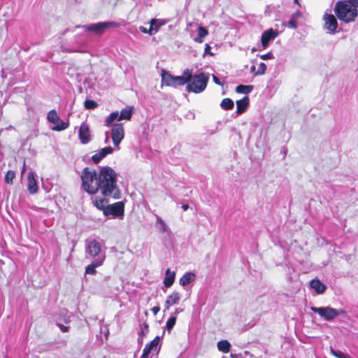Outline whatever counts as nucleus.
Returning a JSON list of instances; mask_svg holds the SVG:
<instances>
[{"mask_svg": "<svg viewBox=\"0 0 358 358\" xmlns=\"http://www.w3.org/2000/svg\"><path fill=\"white\" fill-rule=\"evenodd\" d=\"M176 322V316H173L169 318L166 323V328L169 332H170Z\"/></svg>", "mask_w": 358, "mask_h": 358, "instance_id": "obj_35", "label": "nucleus"}, {"mask_svg": "<svg viewBox=\"0 0 358 358\" xmlns=\"http://www.w3.org/2000/svg\"><path fill=\"white\" fill-rule=\"evenodd\" d=\"M213 80L215 83H216L218 85H222L223 83L220 80V79L215 76V75H213Z\"/></svg>", "mask_w": 358, "mask_h": 358, "instance_id": "obj_45", "label": "nucleus"}, {"mask_svg": "<svg viewBox=\"0 0 358 358\" xmlns=\"http://www.w3.org/2000/svg\"><path fill=\"white\" fill-rule=\"evenodd\" d=\"M118 26L119 24L115 22H102L83 26V28L85 31H92L96 34L101 35L103 34L106 29Z\"/></svg>", "mask_w": 358, "mask_h": 358, "instance_id": "obj_7", "label": "nucleus"}, {"mask_svg": "<svg viewBox=\"0 0 358 358\" xmlns=\"http://www.w3.org/2000/svg\"><path fill=\"white\" fill-rule=\"evenodd\" d=\"M310 308L313 313L318 314L326 321H332L343 313V310H337L330 306L320 308L311 306Z\"/></svg>", "mask_w": 358, "mask_h": 358, "instance_id": "obj_5", "label": "nucleus"}, {"mask_svg": "<svg viewBox=\"0 0 358 358\" xmlns=\"http://www.w3.org/2000/svg\"><path fill=\"white\" fill-rule=\"evenodd\" d=\"M167 23V21L164 19H156L153 18L150 21V25L151 27V31L150 35L155 34L160 29L161 27L164 26Z\"/></svg>", "mask_w": 358, "mask_h": 358, "instance_id": "obj_18", "label": "nucleus"}, {"mask_svg": "<svg viewBox=\"0 0 358 358\" xmlns=\"http://www.w3.org/2000/svg\"><path fill=\"white\" fill-rule=\"evenodd\" d=\"M211 47L209 44L206 43L205 45L204 55H213V53L210 52Z\"/></svg>", "mask_w": 358, "mask_h": 358, "instance_id": "obj_42", "label": "nucleus"}, {"mask_svg": "<svg viewBox=\"0 0 358 358\" xmlns=\"http://www.w3.org/2000/svg\"><path fill=\"white\" fill-rule=\"evenodd\" d=\"M81 179L83 189L89 194H95L99 189V173L96 171L85 168L82 171Z\"/></svg>", "mask_w": 358, "mask_h": 358, "instance_id": "obj_3", "label": "nucleus"}, {"mask_svg": "<svg viewBox=\"0 0 358 358\" xmlns=\"http://www.w3.org/2000/svg\"><path fill=\"white\" fill-rule=\"evenodd\" d=\"M71 316H68L66 318H65L64 321L66 323H69L71 321Z\"/></svg>", "mask_w": 358, "mask_h": 358, "instance_id": "obj_51", "label": "nucleus"}, {"mask_svg": "<svg viewBox=\"0 0 358 358\" xmlns=\"http://www.w3.org/2000/svg\"><path fill=\"white\" fill-rule=\"evenodd\" d=\"M143 328L142 329V334H145L146 332H148V324L147 323H143Z\"/></svg>", "mask_w": 358, "mask_h": 358, "instance_id": "obj_47", "label": "nucleus"}, {"mask_svg": "<svg viewBox=\"0 0 358 358\" xmlns=\"http://www.w3.org/2000/svg\"><path fill=\"white\" fill-rule=\"evenodd\" d=\"M310 285L319 294H323L326 290V286L319 280H312Z\"/></svg>", "mask_w": 358, "mask_h": 358, "instance_id": "obj_21", "label": "nucleus"}, {"mask_svg": "<svg viewBox=\"0 0 358 358\" xmlns=\"http://www.w3.org/2000/svg\"><path fill=\"white\" fill-rule=\"evenodd\" d=\"M119 118V113L117 111L111 113L109 116H108L105 120V125L108 127L115 121H118Z\"/></svg>", "mask_w": 358, "mask_h": 358, "instance_id": "obj_32", "label": "nucleus"}, {"mask_svg": "<svg viewBox=\"0 0 358 358\" xmlns=\"http://www.w3.org/2000/svg\"><path fill=\"white\" fill-rule=\"evenodd\" d=\"M57 326L59 327L60 330L62 332H68L69 327L68 326L63 325L62 324L57 323Z\"/></svg>", "mask_w": 358, "mask_h": 358, "instance_id": "obj_41", "label": "nucleus"}, {"mask_svg": "<svg viewBox=\"0 0 358 358\" xmlns=\"http://www.w3.org/2000/svg\"><path fill=\"white\" fill-rule=\"evenodd\" d=\"M180 300V295L178 292H173L169 294L165 301V309L169 310L171 306L178 304Z\"/></svg>", "mask_w": 358, "mask_h": 358, "instance_id": "obj_19", "label": "nucleus"}, {"mask_svg": "<svg viewBox=\"0 0 358 358\" xmlns=\"http://www.w3.org/2000/svg\"><path fill=\"white\" fill-rule=\"evenodd\" d=\"M345 1H348L350 4L352 5L357 8H358V0H345Z\"/></svg>", "mask_w": 358, "mask_h": 358, "instance_id": "obj_44", "label": "nucleus"}, {"mask_svg": "<svg viewBox=\"0 0 358 358\" xmlns=\"http://www.w3.org/2000/svg\"><path fill=\"white\" fill-rule=\"evenodd\" d=\"M196 278L194 273L192 272L185 273L180 279V284L182 286H186L189 285L192 281H194Z\"/></svg>", "mask_w": 358, "mask_h": 358, "instance_id": "obj_27", "label": "nucleus"}, {"mask_svg": "<svg viewBox=\"0 0 358 358\" xmlns=\"http://www.w3.org/2000/svg\"><path fill=\"white\" fill-rule=\"evenodd\" d=\"M299 0H294V2L298 3Z\"/></svg>", "mask_w": 358, "mask_h": 358, "instance_id": "obj_55", "label": "nucleus"}, {"mask_svg": "<svg viewBox=\"0 0 358 358\" xmlns=\"http://www.w3.org/2000/svg\"><path fill=\"white\" fill-rule=\"evenodd\" d=\"M159 340V337L156 336L152 341L146 344L141 358H148L152 352H157Z\"/></svg>", "mask_w": 358, "mask_h": 358, "instance_id": "obj_13", "label": "nucleus"}, {"mask_svg": "<svg viewBox=\"0 0 358 358\" xmlns=\"http://www.w3.org/2000/svg\"><path fill=\"white\" fill-rule=\"evenodd\" d=\"M331 352L337 358H345L348 355L341 351H335L334 350H331Z\"/></svg>", "mask_w": 358, "mask_h": 358, "instance_id": "obj_40", "label": "nucleus"}, {"mask_svg": "<svg viewBox=\"0 0 358 358\" xmlns=\"http://www.w3.org/2000/svg\"><path fill=\"white\" fill-rule=\"evenodd\" d=\"M25 171V163H24V166L22 167V174H23Z\"/></svg>", "mask_w": 358, "mask_h": 358, "instance_id": "obj_53", "label": "nucleus"}, {"mask_svg": "<svg viewBox=\"0 0 358 358\" xmlns=\"http://www.w3.org/2000/svg\"><path fill=\"white\" fill-rule=\"evenodd\" d=\"M155 226L160 233H169L170 230L165 222L158 215H156Z\"/></svg>", "mask_w": 358, "mask_h": 358, "instance_id": "obj_24", "label": "nucleus"}, {"mask_svg": "<svg viewBox=\"0 0 358 358\" xmlns=\"http://www.w3.org/2000/svg\"><path fill=\"white\" fill-rule=\"evenodd\" d=\"M231 344L227 340H222L217 343V348L220 352L228 353L230 350Z\"/></svg>", "mask_w": 358, "mask_h": 358, "instance_id": "obj_29", "label": "nucleus"}, {"mask_svg": "<svg viewBox=\"0 0 358 358\" xmlns=\"http://www.w3.org/2000/svg\"><path fill=\"white\" fill-rule=\"evenodd\" d=\"M15 177V172L13 171H8L5 176V182L8 184H13V180Z\"/></svg>", "mask_w": 358, "mask_h": 358, "instance_id": "obj_36", "label": "nucleus"}, {"mask_svg": "<svg viewBox=\"0 0 358 358\" xmlns=\"http://www.w3.org/2000/svg\"><path fill=\"white\" fill-rule=\"evenodd\" d=\"M299 12H296L292 15L291 18L289 19V20L287 22L288 27H289L292 29H296L297 27L296 17L299 16Z\"/></svg>", "mask_w": 358, "mask_h": 358, "instance_id": "obj_34", "label": "nucleus"}, {"mask_svg": "<svg viewBox=\"0 0 358 358\" xmlns=\"http://www.w3.org/2000/svg\"><path fill=\"white\" fill-rule=\"evenodd\" d=\"M191 76V70L187 69L184 71L182 76H173V87H177L178 86L184 85L188 81V78Z\"/></svg>", "mask_w": 358, "mask_h": 358, "instance_id": "obj_16", "label": "nucleus"}, {"mask_svg": "<svg viewBox=\"0 0 358 358\" xmlns=\"http://www.w3.org/2000/svg\"><path fill=\"white\" fill-rule=\"evenodd\" d=\"M124 137V130L122 124H114L111 129V138L115 150L120 149V143Z\"/></svg>", "mask_w": 358, "mask_h": 358, "instance_id": "obj_8", "label": "nucleus"}, {"mask_svg": "<svg viewBox=\"0 0 358 358\" xmlns=\"http://www.w3.org/2000/svg\"><path fill=\"white\" fill-rule=\"evenodd\" d=\"M194 25L197 27V24H194V22H189V23H187V27H192V26H194Z\"/></svg>", "mask_w": 358, "mask_h": 358, "instance_id": "obj_52", "label": "nucleus"}, {"mask_svg": "<svg viewBox=\"0 0 358 358\" xmlns=\"http://www.w3.org/2000/svg\"><path fill=\"white\" fill-rule=\"evenodd\" d=\"M198 36L194 38L196 43H201L203 42V38L208 35V31L203 27L197 26Z\"/></svg>", "mask_w": 358, "mask_h": 358, "instance_id": "obj_26", "label": "nucleus"}, {"mask_svg": "<svg viewBox=\"0 0 358 358\" xmlns=\"http://www.w3.org/2000/svg\"><path fill=\"white\" fill-rule=\"evenodd\" d=\"M259 57L262 59H264V60H266V59H273L274 57H273V55L271 52H269L266 54H264V55H259Z\"/></svg>", "mask_w": 358, "mask_h": 358, "instance_id": "obj_39", "label": "nucleus"}, {"mask_svg": "<svg viewBox=\"0 0 358 358\" xmlns=\"http://www.w3.org/2000/svg\"><path fill=\"white\" fill-rule=\"evenodd\" d=\"M249 104V98L248 96H245L241 100H238L236 101V113L238 114L243 113L247 109V107Z\"/></svg>", "mask_w": 358, "mask_h": 358, "instance_id": "obj_22", "label": "nucleus"}, {"mask_svg": "<svg viewBox=\"0 0 358 358\" xmlns=\"http://www.w3.org/2000/svg\"><path fill=\"white\" fill-rule=\"evenodd\" d=\"M253 90L252 85H239L236 88V92L240 94H248L252 92Z\"/></svg>", "mask_w": 358, "mask_h": 358, "instance_id": "obj_31", "label": "nucleus"}, {"mask_svg": "<svg viewBox=\"0 0 358 358\" xmlns=\"http://www.w3.org/2000/svg\"><path fill=\"white\" fill-rule=\"evenodd\" d=\"M99 189L105 196L113 199L120 198V191L117 185V174L109 166H102L99 171Z\"/></svg>", "mask_w": 358, "mask_h": 358, "instance_id": "obj_1", "label": "nucleus"}, {"mask_svg": "<svg viewBox=\"0 0 358 358\" xmlns=\"http://www.w3.org/2000/svg\"><path fill=\"white\" fill-rule=\"evenodd\" d=\"M208 80L209 77L205 73H200L194 76L191 74L187 83L186 90L188 92L201 93L206 88Z\"/></svg>", "mask_w": 358, "mask_h": 358, "instance_id": "obj_4", "label": "nucleus"}, {"mask_svg": "<svg viewBox=\"0 0 358 358\" xmlns=\"http://www.w3.org/2000/svg\"><path fill=\"white\" fill-rule=\"evenodd\" d=\"M105 135H106V138H105L104 143L106 144H107L109 143V139H110L109 131H106Z\"/></svg>", "mask_w": 358, "mask_h": 358, "instance_id": "obj_49", "label": "nucleus"}, {"mask_svg": "<svg viewBox=\"0 0 358 358\" xmlns=\"http://www.w3.org/2000/svg\"><path fill=\"white\" fill-rule=\"evenodd\" d=\"M105 259V257H99L98 259H96L94 261L92 262V263L90 265H88L85 268V273L86 274H90V275H94L96 273V268L100 266L103 263V261Z\"/></svg>", "mask_w": 358, "mask_h": 358, "instance_id": "obj_17", "label": "nucleus"}, {"mask_svg": "<svg viewBox=\"0 0 358 358\" xmlns=\"http://www.w3.org/2000/svg\"><path fill=\"white\" fill-rule=\"evenodd\" d=\"M79 138L83 144L88 143L90 141V131L88 124L86 122H83L80 127Z\"/></svg>", "mask_w": 358, "mask_h": 358, "instance_id": "obj_14", "label": "nucleus"}, {"mask_svg": "<svg viewBox=\"0 0 358 358\" xmlns=\"http://www.w3.org/2000/svg\"><path fill=\"white\" fill-rule=\"evenodd\" d=\"M101 250V243L96 240H91L87 242L85 252L86 257H95L98 256Z\"/></svg>", "mask_w": 358, "mask_h": 358, "instance_id": "obj_10", "label": "nucleus"}, {"mask_svg": "<svg viewBox=\"0 0 358 358\" xmlns=\"http://www.w3.org/2000/svg\"><path fill=\"white\" fill-rule=\"evenodd\" d=\"M250 73H252L254 76H257L258 75V74H257L256 67H255V65H252L250 67Z\"/></svg>", "mask_w": 358, "mask_h": 358, "instance_id": "obj_48", "label": "nucleus"}, {"mask_svg": "<svg viewBox=\"0 0 358 358\" xmlns=\"http://www.w3.org/2000/svg\"><path fill=\"white\" fill-rule=\"evenodd\" d=\"M85 107L87 108V109H94L96 107H97L98 104L96 101H93V100H90V99H87L85 101Z\"/></svg>", "mask_w": 358, "mask_h": 358, "instance_id": "obj_37", "label": "nucleus"}, {"mask_svg": "<svg viewBox=\"0 0 358 358\" xmlns=\"http://www.w3.org/2000/svg\"><path fill=\"white\" fill-rule=\"evenodd\" d=\"M278 36V31L273 29H269L264 31L261 37V43L264 49L266 48L268 43L273 41Z\"/></svg>", "mask_w": 358, "mask_h": 358, "instance_id": "obj_12", "label": "nucleus"}, {"mask_svg": "<svg viewBox=\"0 0 358 358\" xmlns=\"http://www.w3.org/2000/svg\"><path fill=\"white\" fill-rule=\"evenodd\" d=\"M220 106L224 110H231L234 108V103L231 99L225 98L222 101Z\"/></svg>", "mask_w": 358, "mask_h": 358, "instance_id": "obj_33", "label": "nucleus"}, {"mask_svg": "<svg viewBox=\"0 0 358 358\" xmlns=\"http://www.w3.org/2000/svg\"><path fill=\"white\" fill-rule=\"evenodd\" d=\"M180 312V310L179 309L176 308V310H175V314L177 315Z\"/></svg>", "mask_w": 358, "mask_h": 358, "instance_id": "obj_54", "label": "nucleus"}, {"mask_svg": "<svg viewBox=\"0 0 358 358\" xmlns=\"http://www.w3.org/2000/svg\"><path fill=\"white\" fill-rule=\"evenodd\" d=\"M28 185L27 188L31 194H35L38 191V185L35 178V174L33 172H30L28 174Z\"/></svg>", "mask_w": 358, "mask_h": 358, "instance_id": "obj_20", "label": "nucleus"}, {"mask_svg": "<svg viewBox=\"0 0 358 358\" xmlns=\"http://www.w3.org/2000/svg\"><path fill=\"white\" fill-rule=\"evenodd\" d=\"M266 70V66L264 62H261L259 65L258 69L257 71V74L263 75L265 73Z\"/></svg>", "mask_w": 358, "mask_h": 358, "instance_id": "obj_38", "label": "nucleus"}, {"mask_svg": "<svg viewBox=\"0 0 358 358\" xmlns=\"http://www.w3.org/2000/svg\"><path fill=\"white\" fill-rule=\"evenodd\" d=\"M334 13L341 21L345 23L355 22L358 16L357 8L345 1L336 2Z\"/></svg>", "mask_w": 358, "mask_h": 358, "instance_id": "obj_2", "label": "nucleus"}, {"mask_svg": "<svg viewBox=\"0 0 358 358\" xmlns=\"http://www.w3.org/2000/svg\"><path fill=\"white\" fill-rule=\"evenodd\" d=\"M133 113L132 107H126L123 108L119 114L118 121L122 120H130Z\"/></svg>", "mask_w": 358, "mask_h": 358, "instance_id": "obj_28", "label": "nucleus"}, {"mask_svg": "<svg viewBox=\"0 0 358 358\" xmlns=\"http://www.w3.org/2000/svg\"><path fill=\"white\" fill-rule=\"evenodd\" d=\"M181 208L184 211H186L189 208V205L182 204Z\"/></svg>", "mask_w": 358, "mask_h": 358, "instance_id": "obj_50", "label": "nucleus"}, {"mask_svg": "<svg viewBox=\"0 0 358 358\" xmlns=\"http://www.w3.org/2000/svg\"><path fill=\"white\" fill-rule=\"evenodd\" d=\"M176 273L174 271H171L169 268L166 271V277L164 280V286L170 287L174 282Z\"/></svg>", "mask_w": 358, "mask_h": 358, "instance_id": "obj_25", "label": "nucleus"}, {"mask_svg": "<svg viewBox=\"0 0 358 358\" xmlns=\"http://www.w3.org/2000/svg\"><path fill=\"white\" fill-rule=\"evenodd\" d=\"M139 30L142 32V33H144V34H150V31H151V27L150 26V29H148L147 28L144 27H139Z\"/></svg>", "mask_w": 358, "mask_h": 358, "instance_id": "obj_43", "label": "nucleus"}, {"mask_svg": "<svg viewBox=\"0 0 358 358\" xmlns=\"http://www.w3.org/2000/svg\"><path fill=\"white\" fill-rule=\"evenodd\" d=\"M345 358H348V355H347Z\"/></svg>", "mask_w": 358, "mask_h": 358, "instance_id": "obj_56", "label": "nucleus"}, {"mask_svg": "<svg viewBox=\"0 0 358 358\" xmlns=\"http://www.w3.org/2000/svg\"><path fill=\"white\" fill-rule=\"evenodd\" d=\"M324 28L329 34H334L338 27L337 20L332 14H325L324 15Z\"/></svg>", "mask_w": 358, "mask_h": 358, "instance_id": "obj_11", "label": "nucleus"}, {"mask_svg": "<svg viewBox=\"0 0 358 358\" xmlns=\"http://www.w3.org/2000/svg\"><path fill=\"white\" fill-rule=\"evenodd\" d=\"M115 148L110 146L105 147L98 151L92 157V160L95 163H99L102 159L106 157L108 155L112 154Z\"/></svg>", "mask_w": 358, "mask_h": 358, "instance_id": "obj_15", "label": "nucleus"}, {"mask_svg": "<svg viewBox=\"0 0 358 358\" xmlns=\"http://www.w3.org/2000/svg\"><path fill=\"white\" fill-rule=\"evenodd\" d=\"M124 213V204L122 201H118L106 206L104 215H113L114 217H122Z\"/></svg>", "mask_w": 358, "mask_h": 358, "instance_id": "obj_9", "label": "nucleus"}, {"mask_svg": "<svg viewBox=\"0 0 358 358\" xmlns=\"http://www.w3.org/2000/svg\"><path fill=\"white\" fill-rule=\"evenodd\" d=\"M47 120L48 122L54 124L52 127L53 131H63L67 129L69 126V122H64L62 120L55 110H51L49 111L47 115Z\"/></svg>", "mask_w": 358, "mask_h": 358, "instance_id": "obj_6", "label": "nucleus"}, {"mask_svg": "<svg viewBox=\"0 0 358 358\" xmlns=\"http://www.w3.org/2000/svg\"><path fill=\"white\" fill-rule=\"evenodd\" d=\"M107 202V200L104 198L96 199L93 201L94 206H96L98 209L103 210V214H105Z\"/></svg>", "mask_w": 358, "mask_h": 358, "instance_id": "obj_30", "label": "nucleus"}, {"mask_svg": "<svg viewBox=\"0 0 358 358\" xmlns=\"http://www.w3.org/2000/svg\"><path fill=\"white\" fill-rule=\"evenodd\" d=\"M160 310V308L159 306H154L153 308H151V311L152 312V313L156 315L159 311Z\"/></svg>", "mask_w": 358, "mask_h": 358, "instance_id": "obj_46", "label": "nucleus"}, {"mask_svg": "<svg viewBox=\"0 0 358 358\" xmlns=\"http://www.w3.org/2000/svg\"><path fill=\"white\" fill-rule=\"evenodd\" d=\"M162 85L173 87V76L170 74L169 72L165 70L162 71Z\"/></svg>", "mask_w": 358, "mask_h": 358, "instance_id": "obj_23", "label": "nucleus"}]
</instances>
